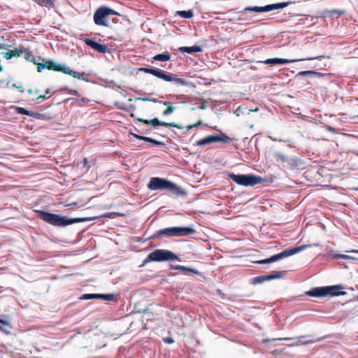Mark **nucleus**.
<instances>
[{
	"instance_id": "a878e982",
	"label": "nucleus",
	"mask_w": 358,
	"mask_h": 358,
	"mask_svg": "<svg viewBox=\"0 0 358 358\" xmlns=\"http://www.w3.org/2000/svg\"><path fill=\"white\" fill-rule=\"evenodd\" d=\"M176 15L182 17L189 19L193 17V12L191 10H178L176 12Z\"/></svg>"
},
{
	"instance_id": "39448f33",
	"label": "nucleus",
	"mask_w": 358,
	"mask_h": 358,
	"mask_svg": "<svg viewBox=\"0 0 358 358\" xmlns=\"http://www.w3.org/2000/svg\"><path fill=\"white\" fill-rule=\"evenodd\" d=\"M140 70L167 82H175L180 85H187V81L185 79L178 78L175 74L167 73L159 69L143 67L141 68Z\"/></svg>"
},
{
	"instance_id": "3c124183",
	"label": "nucleus",
	"mask_w": 358,
	"mask_h": 358,
	"mask_svg": "<svg viewBox=\"0 0 358 358\" xmlns=\"http://www.w3.org/2000/svg\"><path fill=\"white\" fill-rule=\"evenodd\" d=\"M201 109H205L206 108V106L204 105H201L200 107H199Z\"/></svg>"
},
{
	"instance_id": "864d4df0",
	"label": "nucleus",
	"mask_w": 358,
	"mask_h": 358,
	"mask_svg": "<svg viewBox=\"0 0 358 358\" xmlns=\"http://www.w3.org/2000/svg\"><path fill=\"white\" fill-rule=\"evenodd\" d=\"M357 155H358V152H357Z\"/></svg>"
},
{
	"instance_id": "f704fd0d",
	"label": "nucleus",
	"mask_w": 358,
	"mask_h": 358,
	"mask_svg": "<svg viewBox=\"0 0 358 358\" xmlns=\"http://www.w3.org/2000/svg\"><path fill=\"white\" fill-rule=\"evenodd\" d=\"M164 342L168 344H171L174 342L173 339L171 337H166L163 339Z\"/></svg>"
},
{
	"instance_id": "72a5a7b5",
	"label": "nucleus",
	"mask_w": 358,
	"mask_h": 358,
	"mask_svg": "<svg viewBox=\"0 0 358 358\" xmlns=\"http://www.w3.org/2000/svg\"><path fill=\"white\" fill-rule=\"evenodd\" d=\"M109 38L111 39L120 41H121L124 39V37L122 36V35L120 34H117L115 36H110Z\"/></svg>"
},
{
	"instance_id": "c9c22d12",
	"label": "nucleus",
	"mask_w": 358,
	"mask_h": 358,
	"mask_svg": "<svg viewBox=\"0 0 358 358\" xmlns=\"http://www.w3.org/2000/svg\"><path fill=\"white\" fill-rule=\"evenodd\" d=\"M88 163H89V162H88L87 158H84L82 162V164H83V166L84 167H85L87 169H89V168H90Z\"/></svg>"
},
{
	"instance_id": "9b49d317",
	"label": "nucleus",
	"mask_w": 358,
	"mask_h": 358,
	"mask_svg": "<svg viewBox=\"0 0 358 358\" xmlns=\"http://www.w3.org/2000/svg\"><path fill=\"white\" fill-rule=\"evenodd\" d=\"M229 178L238 185L252 186L260 182V178L253 175H236L231 173Z\"/></svg>"
},
{
	"instance_id": "423d86ee",
	"label": "nucleus",
	"mask_w": 358,
	"mask_h": 358,
	"mask_svg": "<svg viewBox=\"0 0 358 358\" xmlns=\"http://www.w3.org/2000/svg\"><path fill=\"white\" fill-rule=\"evenodd\" d=\"M343 289L342 285L315 287L306 292V294L313 297H324L328 295L334 296L346 294V292L344 291L337 292L338 289Z\"/></svg>"
},
{
	"instance_id": "4468645a",
	"label": "nucleus",
	"mask_w": 358,
	"mask_h": 358,
	"mask_svg": "<svg viewBox=\"0 0 358 358\" xmlns=\"http://www.w3.org/2000/svg\"><path fill=\"white\" fill-rule=\"evenodd\" d=\"M319 58V57H310L307 59H281V58H272V59H267L265 61L263 62V63L271 66L278 65V64H285L289 63H293L299 61H303V60H311L314 59Z\"/></svg>"
},
{
	"instance_id": "c85d7f7f",
	"label": "nucleus",
	"mask_w": 358,
	"mask_h": 358,
	"mask_svg": "<svg viewBox=\"0 0 358 358\" xmlns=\"http://www.w3.org/2000/svg\"><path fill=\"white\" fill-rule=\"evenodd\" d=\"M80 299L83 300L99 299V294H85Z\"/></svg>"
},
{
	"instance_id": "2f4dec72",
	"label": "nucleus",
	"mask_w": 358,
	"mask_h": 358,
	"mask_svg": "<svg viewBox=\"0 0 358 358\" xmlns=\"http://www.w3.org/2000/svg\"><path fill=\"white\" fill-rule=\"evenodd\" d=\"M266 280H267V279H266V275H260L255 278V281L258 283H262Z\"/></svg>"
},
{
	"instance_id": "b1692460",
	"label": "nucleus",
	"mask_w": 358,
	"mask_h": 358,
	"mask_svg": "<svg viewBox=\"0 0 358 358\" xmlns=\"http://www.w3.org/2000/svg\"><path fill=\"white\" fill-rule=\"evenodd\" d=\"M283 277V272L274 271L270 274L266 275V279L271 280L273 279H279Z\"/></svg>"
},
{
	"instance_id": "f257e3e1",
	"label": "nucleus",
	"mask_w": 358,
	"mask_h": 358,
	"mask_svg": "<svg viewBox=\"0 0 358 358\" xmlns=\"http://www.w3.org/2000/svg\"><path fill=\"white\" fill-rule=\"evenodd\" d=\"M38 216L44 222L56 227H65L74 223L91 221L92 217H78L66 218L57 214L46 212L44 210H37Z\"/></svg>"
},
{
	"instance_id": "8fccbe9b",
	"label": "nucleus",
	"mask_w": 358,
	"mask_h": 358,
	"mask_svg": "<svg viewBox=\"0 0 358 358\" xmlns=\"http://www.w3.org/2000/svg\"><path fill=\"white\" fill-rule=\"evenodd\" d=\"M50 92V89H48V90H45V94H49Z\"/></svg>"
},
{
	"instance_id": "c03bdc74",
	"label": "nucleus",
	"mask_w": 358,
	"mask_h": 358,
	"mask_svg": "<svg viewBox=\"0 0 358 358\" xmlns=\"http://www.w3.org/2000/svg\"><path fill=\"white\" fill-rule=\"evenodd\" d=\"M194 128V124H189L188 126H187L186 129H187V131H189L190 129Z\"/></svg>"
},
{
	"instance_id": "1a4fd4ad",
	"label": "nucleus",
	"mask_w": 358,
	"mask_h": 358,
	"mask_svg": "<svg viewBox=\"0 0 358 358\" xmlns=\"http://www.w3.org/2000/svg\"><path fill=\"white\" fill-rule=\"evenodd\" d=\"M115 13L113 10L106 6H101L96 10L94 14V22L99 26L109 27V16Z\"/></svg>"
},
{
	"instance_id": "79ce46f5",
	"label": "nucleus",
	"mask_w": 358,
	"mask_h": 358,
	"mask_svg": "<svg viewBox=\"0 0 358 358\" xmlns=\"http://www.w3.org/2000/svg\"><path fill=\"white\" fill-rule=\"evenodd\" d=\"M203 124V122L201 120H199L196 123L194 124V127H197L199 126H201Z\"/></svg>"
},
{
	"instance_id": "ddd939ff",
	"label": "nucleus",
	"mask_w": 358,
	"mask_h": 358,
	"mask_svg": "<svg viewBox=\"0 0 358 358\" xmlns=\"http://www.w3.org/2000/svg\"><path fill=\"white\" fill-rule=\"evenodd\" d=\"M138 121L145 124H150L154 127H157L158 126H163L165 127H176L178 129H182V127L179 126L178 124L174 122H165L159 120L157 118H154L152 120H148L143 118H138Z\"/></svg>"
},
{
	"instance_id": "cd10ccee",
	"label": "nucleus",
	"mask_w": 358,
	"mask_h": 358,
	"mask_svg": "<svg viewBox=\"0 0 358 358\" xmlns=\"http://www.w3.org/2000/svg\"><path fill=\"white\" fill-rule=\"evenodd\" d=\"M126 216L125 213H119V212H109L105 213L102 217L107 218H114L115 217H124Z\"/></svg>"
},
{
	"instance_id": "dca6fc26",
	"label": "nucleus",
	"mask_w": 358,
	"mask_h": 358,
	"mask_svg": "<svg viewBox=\"0 0 358 358\" xmlns=\"http://www.w3.org/2000/svg\"><path fill=\"white\" fill-rule=\"evenodd\" d=\"M84 41L86 45L98 52L106 53L108 51V47L106 45L100 44L92 38H85Z\"/></svg>"
},
{
	"instance_id": "7ed1b4c3",
	"label": "nucleus",
	"mask_w": 358,
	"mask_h": 358,
	"mask_svg": "<svg viewBox=\"0 0 358 358\" xmlns=\"http://www.w3.org/2000/svg\"><path fill=\"white\" fill-rule=\"evenodd\" d=\"M35 64L37 65V71L38 72H41L45 69H48V70L62 72L79 80H87V79L85 78V73L84 72L79 73L78 71H75L64 65L57 64L52 60H46L44 64L36 62H35Z\"/></svg>"
},
{
	"instance_id": "a18cd8bd",
	"label": "nucleus",
	"mask_w": 358,
	"mask_h": 358,
	"mask_svg": "<svg viewBox=\"0 0 358 358\" xmlns=\"http://www.w3.org/2000/svg\"><path fill=\"white\" fill-rule=\"evenodd\" d=\"M112 22H113V23L116 24V23H117V22H119V19H118V18H117V17H113V18L112 19Z\"/></svg>"
},
{
	"instance_id": "9d476101",
	"label": "nucleus",
	"mask_w": 358,
	"mask_h": 358,
	"mask_svg": "<svg viewBox=\"0 0 358 358\" xmlns=\"http://www.w3.org/2000/svg\"><path fill=\"white\" fill-rule=\"evenodd\" d=\"M233 140L224 133H221L220 135H210L207 136L195 143V145L204 146L213 143L222 142L224 143H231Z\"/></svg>"
},
{
	"instance_id": "bb28decb",
	"label": "nucleus",
	"mask_w": 358,
	"mask_h": 358,
	"mask_svg": "<svg viewBox=\"0 0 358 358\" xmlns=\"http://www.w3.org/2000/svg\"><path fill=\"white\" fill-rule=\"evenodd\" d=\"M22 49V55H24V57L28 60V61H31V62H34V59H33V55H32V52L28 50V49H26V48H21Z\"/></svg>"
},
{
	"instance_id": "aec40b11",
	"label": "nucleus",
	"mask_w": 358,
	"mask_h": 358,
	"mask_svg": "<svg viewBox=\"0 0 358 358\" xmlns=\"http://www.w3.org/2000/svg\"><path fill=\"white\" fill-rule=\"evenodd\" d=\"M16 110L19 114L27 115L33 117L34 118H39L41 116V114L38 113L31 112V111L27 110V109L22 108V107H17L16 108Z\"/></svg>"
},
{
	"instance_id": "58836bf2",
	"label": "nucleus",
	"mask_w": 358,
	"mask_h": 358,
	"mask_svg": "<svg viewBox=\"0 0 358 358\" xmlns=\"http://www.w3.org/2000/svg\"><path fill=\"white\" fill-rule=\"evenodd\" d=\"M13 86L17 89H18L21 92H24V90L23 89V87L22 85H17L15 83L13 85Z\"/></svg>"
},
{
	"instance_id": "de8ad7c7",
	"label": "nucleus",
	"mask_w": 358,
	"mask_h": 358,
	"mask_svg": "<svg viewBox=\"0 0 358 358\" xmlns=\"http://www.w3.org/2000/svg\"><path fill=\"white\" fill-rule=\"evenodd\" d=\"M349 252L358 254V250H351V251H349Z\"/></svg>"
},
{
	"instance_id": "a19ab883",
	"label": "nucleus",
	"mask_w": 358,
	"mask_h": 358,
	"mask_svg": "<svg viewBox=\"0 0 358 358\" xmlns=\"http://www.w3.org/2000/svg\"><path fill=\"white\" fill-rule=\"evenodd\" d=\"M332 13H337L338 15H342L344 12L343 11H341V10H334L331 11Z\"/></svg>"
},
{
	"instance_id": "49530a36",
	"label": "nucleus",
	"mask_w": 358,
	"mask_h": 358,
	"mask_svg": "<svg viewBox=\"0 0 358 358\" xmlns=\"http://www.w3.org/2000/svg\"><path fill=\"white\" fill-rule=\"evenodd\" d=\"M5 47H6V45H5V44H3V43H0V50H1V49H3V48H5Z\"/></svg>"
},
{
	"instance_id": "20e7f679",
	"label": "nucleus",
	"mask_w": 358,
	"mask_h": 358,
	"mask_svg": "<svg viewBox=\"0 0 358 358\" xmlns=\"http://www.w3.org/2000/svg\"><path fill=\"white\" fill-rule=\"evenodd\" d=\"M196 233V230L190 227H173L160 229L156 231L150 238L155 239L162 236L180 237Z\"/></svg>"
},
{
	"instance_id": "f3484780",
	"label": "nucleus",
	"mask_w": 358,
	"mask_h": 358,
	"mask_svg": "<svg viewBox=\"0 0 358 358\" xmlns=\"http://www.w3.org/2000/svg\"><path fill=\"white\" fill-rule=\"evenodd\" d=\"M22 55V49L15 48L14 50H10L8 52L3 53V57L6 59H10L13 57H18Z\"/></svg>"
},
{
	"instance_id": "0eeeda50",
	"label": "nucleus",
	"mask_w": 358,
	"mask_h": 358,
	"mask_svg": "<svg viewBox=\"0 0 358 358\" xmlns=\"http://www.w3.org/2000/svg\"><path fill=\"white\" fill-rule=\"evenodd\" d=\"M180 260L178 255L171 250L165 249H157L150 253L145 259L143 263L151 262H167Z\"/></svg>"
},
{
	"instance_id": "603ef678",
	"label": "nucleus",
	"mask_w": 358,
	"mask_h": 358,
	"mask_svg": "<svg viewBox=\"0 0 358 358\" xmlns=\"http://www.w3.org/2000/svg\"><path fill=\"white\" fill-rule=\"evenodd\" d=\"M291 338H283L282 340H285V341H288V340H290Z\"/></svg>"
},
{
	"instance_id": "6e6552de",
	"label": "nucleus",
	"mask_w": 358,
	"mask_h": 358,
	"mask_svg": "<svg viewBox=\"0 0 358 358\" xmlns=\"http://www.w3.org/2000/svg\"><path fill=\"white\" fill-rule=\"evenodd\" d=\"M307 247L308 246L306 245H302L299 247L287 249L278 254L273 255L272 257H271L268 259L257 261V263L261 264L272 263V262H276L278 260H280L281 259L288 257L289 256H292L296 253H299V252L303 251V250H305Z\"/></svg>"
},
{
	"instance_id": "2eb2a0df",
	"label": "nucleus",
	"mask_w": 358,
	"mask_h": 358,
	"mask_svg": "<svg viewBox=\"0 0 358 358\" xmlns=\"http://www.w3.org/2000/svg\"><path fill=\"white\" fill-rule=\"evenodd\" d=\"M138 99L142 100L143 101H152L154 103H162L164 106H166V110H164L163 115L164 116L169 115L173 113L175 108L173 106V104L171 102L169 101H159L157 99H148V98H139Z\"/></svg>"
},
{
	"instance_id": "412c9836",
	"label": "nucleus",
	"mask_w": 358,
	"mask_h": 358,
	"mask_svg": "<svg viewBox=\"0 0 358 358\" xmlns=\"http://www.w3.org/2000/svg\"><path fill=\"white\" fill-rule=\"evenodd\" d=\"M171 57V54L169 52H164L163 53L155 55L152 59L155 61L166 62L170 60Z\"/></svg>"
},
{
	"instance_id": "393cba45",
	"label": "nucleus",
	"mask_w": 358,
	"mask_h": 358,
	"mask_svg": "<svg viewBox=\"0 0 358 358\" xmlns=\"http://www.w3.org/2000/svg\"><path fill=\"white\" fill-rule=\"evenodd\" d=\"M315 76L317 77H322L323 76V73L315 71H303L299 72L296 75V76Z\"/></svg>"
},
{
	"instance_id": "4c0bfd02",
	"label": "nucleus",
	"mask_w": 358,
	"mask_h": 358,
	"mask_svg": "<svg viewBox=\"0 0 358 358\" xmlns=\"http://www.w3.org/2000/svg\"><path fill=\"white\" fill-rule=\"evenodd\" d=\"M46 99H47V97H46L45 94H44V95H38L36 98H34L33 100H39V99L45 100Z\"/></svg>"
},
{
	"instance_id": "473e14b6",
	"label": "nucleus",
	"mask_w": 358,
	"mask_h": 358,
	"mask_svg": "<svg viewBox=\"0 0 358 358\" xmlns=\"http://www.w3.org/2000/svg\"><path fill=\"white\" fill-rule=\"evenodd\" d=\"M266 280H267V279H266V275H260L255 278V281L258 283H262Z\"/></svg>"
},
{
	"instance_id": "c756f323",
	"label": "nucleus",
	"mask_w": 358,
	"mask_h": 358,
	"mask_svg": "<svg viewBox=\"0 0 358 358\" xmlns=\"http://www.w3.org/2000/svg\"><path fill=\"white\" fill-rule=\"evenodd\" d=\"M334 259H352L355 260L356 258L347 255H342V254H336L333 255Z\"/></svg>"
},
{
	"instance_id": "a211bd4d",
	"label": "nucleus",
	"mask_w": 358,
	"mask_h": 358,
	"mask_svg": "<svg viewBox=\"0 0 358 358\" xmlns=\"http://www.w3.org/2000/svg\"><path fill=\"white\" fill-rule=\"evenodd\" d=\"M171 268L173 270H180L184 272H189L197 275H201V273L196 269L187 267L182 265H171Z\"/></svg>"
},
{
	"instance_id": "09e8293b",
	"label": "nucleus",
	"mask_w": 358,
	"mask_h": 358,
	"mask_svg": "<svg viewBox=\"0 0 358 358\" xmlns=\"http://www.w3.org/2000/svg\"><path fill=\"white\" fill-rule=\"evenodd\" d=\"M312 343L311 341H305V342H303V344H308V343Z\"/></svg>"
},
{
	"instance_id": "6ab92c4d",
	"label": "nucleus",
	"mask_w": 358,
	"mask_h": 358,
	"mask_svg": "<svg viewBox=\"0 0 358 358\" xmlns=\"http://www.w3.org/2000/svg\"><path fill=\"white\" fill-rule=\"evenodd\" d=\"M178 50L180 52H187L189 54L199 52L202 51V48L199 45H194L192 47L183 46L180 47Z\"/></svg>"
},
{
	"instance_id": "ea45409f",
	"label": "nucleus",
	"mask_w": 358,
	"mask_h": 358,
	"mask_svg": "<svg viewBox=\"0 0 358 358\" xmlns=\"http://www.w3.org/2000/svg\"><path fill=\"white\" fill-rule=\"evenodd\" d=\"M6 327H10V325L8 324V326L7 325H3L1 323H0V330L4 331V332H6L8 333V331L6 329Z\"/></svg>"
},
{
	"instance_id": "f03ea898",
	"label": "nucleus",
	"mask_w": 358,
	"mask_h": 358,
	"mask_svg": "<svg viewBox=\"0 0 358 358\" xmlns=\"http://www.w3.org/2000/svg\"><path fill=\"white\" fill-rule=\"evenodd\" d=\"M147 187L150 190H166L176 196L185 194L184 191L176 184L165 178L158 177L152 178Z\"/></svg>"
},
{
	"instance_id": "e433bc0d",
	"label": "nucleus",
	"mask_w": 358,
	"mask_h": 358,
	"mask_svg": "<svg viewBox=\"0 0 358 358\" xmlns=\"http://www.w3.org/2000/svg\"><path fill=\"white\" fill-rule=\"evenodd\" d=\"M39 92L40 91L38 89H35V90L29 89L28 90V93H29V94H34L35 95H37L39 93Z\"/></svg>"
},
{
	"instance_id": "5701e85b",
	"label": "nucleus",
	"mask_w": 358,
	"mask_h": 358,
	"mask_svg": "<svg viewBox=\"0 0 358 358\" xmlns=\"http://www.w3.org/2000/svg\"><path fill=\"white\" fill-rule=\"evenodd\" d=\"M274 158L277 162H280L282 164L289 163V158L282 153L275 152Z\"/></svg>"
},
{
	"instance_id": "7c9ffc66",
	"label": "nucleus",
	"mask_w": 358,
	"mask_h": 358,
	"mask_svg": "<svg viewBox=\"0 0 358 358\" xmlns=\"http://www.w3.org/2000/svg\"><path fill=\"white\" fill-rule=\"evenodd\" d=\"M114 298L113 294H99V299H104L107 301H111Z\"/></svg>"
},
{
	"instance_id": "37998d69",
	"label": "nucleus",
	"mask_w": 358,
	"mask_h": 358,
	"mask_svg": "<svg viewBox=\"0 0 358 358\" xmlns=\"http://www.w3.org/2000/svg\"><path fill=\"white\" fill-rule=\"evenodd\" d=\"M0 323H1L3 325L8 326V322L7 321L3 320L0 319Z\"/></svg>"
},
{
	"instance_id": "4be33fe9",
	"label": "nucleus",
	"mask_w": 358,
	"mask_h": 358,
	"mask_svg": "<svg viewBox=\"0 0 358 358\" xmlns=\"http://www.w3.org/2000/svg\"><path fill=\"white\" fill-rule=\"evenodd\" d=\"M134 136L139 140H143L146 142L152 143L155 145H164V143L162 142L158 141L153 139L152 138H150V137L143 136H140V135H137V134H135Z\"/></svg>"
},
{
	"instance_id": "f8f14e48",
	"label": "nucleus",
	"mask_w": 358,
	"mask_h": 358,
	"mask_svg": "<svg viewBox=\"0 0 358 358\" xmlns=\"http://www.w3.org/2000/svg\"><path fill=\"white\" fill-rule=\"evenodd\" d=\"M292 2H282L278 3H273L266 5L265 6H253V7H247L244 8L243 10L241 12V15L246 14L248 12H256V13H262V12H268L275 9L283 8L291 4Z\"/></svg>"
}]
</instances>
